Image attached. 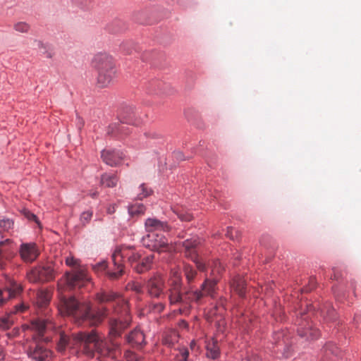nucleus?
<instances>
[{"label":"nucleus","instance_id":"8","mask_svg":"<svg viewBox=\"0 0 361 361\" xmlns=\"http://www.w3.org/2000/svg\"><path fill=\"white\" fill-rule=\"evenodd\" d=\"M147 293L151 298H161L165 296V279L161 274H155L146 283Z\"/></svg>","mask_w":361,"mask_h":361},{"label":"nucleus","instance_id":"31","mask_svg":"<svg viewBox=\"0 0 361 361\" xmlns=\"http://www.w3.org/2000/svg\"><path fill=\"white\" fill-rule=\"evenodd\" d=\"M13 225L14 222L12 219L5 216L0 217V228L4 231L8 232L10 230L13 229Z\"/></svg>","mask_w":361,"mask_h":361},{"label":"nucleus","instance_id":"3","mask_svg":"<svg viewBox=\"0 0 361 361\" xmlns=\"http://www.w3.org/2000/svg\"><path fill=\"white\" fill-rule=\"evenodd\" d=\"M92 64L98 73L97 86L99 88L108 87L116 73L112 56L106 53H98L93 57Z\"/></svg>","mask_w":361,"mask_h":361},{"label":"nucleus","instance_id":"18","mask_svg":"<svg viewBox=\"0 0 361 361\" xmlns=\"http://www.w3.org/2000/svg\"><path fill=\"white\" fill-rule=\"evenodd\" d=\"M49 322L44 319H35L31 322V328L37 332L33 336L35 340L41 339L45 331L49 328Z\"/></svg>","mask_w":361,"mask_h":361},{"label":"nucleus","instance_id":"35","mask_svg":"<svg viewBox=\"0 0 361 361\" xmlns=\"http://www.w3.org/2000/svg\"><path fill=\"white\" fill-rule=\"evenodd\" d=\"M49 298L48 293L45 292H40L38 293V303L40 306H45L48 304Z\"/></svg>","mask_w":361,"mask_h":361},{"label":"nucleus","instance_id":"5","mask_svg":"<svg viewBox=\"0 0 361 361\" xmlns=\"http://www.w3.org/2000/svg\"><path fill=\"white\" fill-rule=\"evenodd\" d=\"M135 251L136 250L133 247L126 245L118 247L115 250L111 258L113 264L118 271L108 272L109 279H118L124 274L123 259L127 258L128 261Z\"/></svg>","mask_w":361,"mask_h":361},{"label":"nucleus","instance_id":"23","mask_svg":"<svg viewBox=\"0 0 361 361\" xmlns=\"http://www.w3.org/2000/svg\"><path fill=\"white\" fill-rule=\"evenodd\" d=\"M118 178L115 173H105L102 175L100 185L106 188H114L117 185Z\"/></svg>","mask_w":361,"mask_h":361},{"label":"nucleus","instance_id":"20","mask_svg":"<svg viewBox=\"0 0 361 361\" xmlns=\"http://www.w3.org/2000/svg\"><path fill=\"white\" fill-rule=\"evenodd\" d=\"M217 279H206L201 286V291L203 293L204 296L207 295L214 298L216 293V286L217 284Z\"/></svg>","mask_w":361,"mask_h":361},{"label":"nucleus","instance_id":"4","mask_svg":"<svg viewBox=\"0 0 361 361\" xmlns=\"http://www.w3.org/2000/svg\"><path fill=\"white\" fill-rule=\"evenodd\" d=\"M66 265L73 268L71 272H66V283L68 288L83 286L88 281L89 277L85 269L81 267L80 261L78 259L70 255L66 258Z\"/></svg>","mask_w":361,"mask_h":361},{"label":"nucleus","instance_id":"27","mask_svg":"<svg viewBox=\"0 0 361 361\" xmlns=\"http://www.w3.org/2000/svg\"><path fill=\"white\" fill-rule=\"evenodd\" d=\"M35 46L39 51L47 59H51L54 56L52 49L46 44L41 41H35Z\"/></svg>","mask_w":361,"mask_h":361},{"label":"nucleus","instance_id":"29","mask_svg":"<svg viewBox=\"0 0 361 361\" xmlns=\"http://www.w3.org/2000/svg\"><path fill=\"white\" fill-rule=\"evenodd\" d=\"M13 323L14 320L12 314H9L7 316L3 317L0 318V329L7 330L11 328Z\"/></svg>","mask_w":361,"mask_h":361},{"label":"nucleus","instance_id":"41","mask_svg":"<svg viewBox=\"0 0 361 361\" xmlns=\"http://www.w3.org/2000/svg\"><path fill=\"white\" fill-rule=\"evenodd\" d=\"M223 270V267H221V263L217 261L214 262V266L212 269V275L215 276L216 274H220Z\"/></svg>","mask_w":361,"mask_h":361},{"label":"nucleus","instance_id":"26","mask_svg":"<svg viewBox=\"0 0 361 361\" xmlns=\"http://www.w3.org/2000/svg\"><path fill=\"white\" fill-rule=\"evenodd\" d=\"M183 270L188 283H192L197 275V272L195 269L192 265L188 263H184Z\"/></svg>","mask_w":361,"mask_h":361},{"label":"nucleus","instance_id":"39","mask_svg":"<svg viewBox=\"0 0 361 361\" xmlns=\"http://www.w3.org/2000/svg\"><path fill=\"white\" fill-rule=\"evenodd\" d=\"M11 243V241L9 239L0 242V259L4 257V253L6 251L5 246Z\"/></svg>","mask_w":361,"mask_h":361},{"label":"nucleus","instance_id":"47","mask_svg":"<svg viewBox=\"0 0 361 361\" xmlns=\"http://www.w3.org/2000/svg\"><path fill=\"white\" fill-rule=\"evenodd\" d=\"M338 348L334 346H332V349L330 347H327L326 350V354H328V353L329 352L331 353L335 354L336 355H338Z\"/></svg>","mask_w":361,"mask_h":361},{"label":"nucleus","instance_id":"42","mask_svg":"<svg viewBox=\"0 0 361 361\" xmlns=\"http://www.w3.org/2000/svg\"><path fill=\"white\" fill-rule=\"evenodd\" d=\"M128 286L133 290L137 293H141L142 292V286L138 283H133Z\"/></svg>","mask_w":361,"mask_h":361},{"label":"nucleus","instance_id":"52","mask_svg":"<svg viewBox=\"0 0 361 361\" xmlns=\"http://www.w3.org/2000/svg\"><path fill=\"white\" fill-rule=\"evenodd\" d=\"M314 288V284L313 283V281L311 282V285H310V288H307L305 291L306 292H308V291H311L313 288Z\"/></svg>","mask_w":361,"mask_h":361},{"label":"nucleus","instance_id":"15","mask_svg":"<svg viewBox=\"0 0 361 361\" xmlns=\"http://www.w3.org/2000/svg\"><path fill=\"white\" fill-rule=\"evenodd\" d=\"M146 231L149 233H157V231L168 232L171 227L166 221H161L155 218H148L145 223Z\"/></svg>","mask_w":361,"mask_h":361},{"label":"nucleus","instance_id":"19","mask_svg":"<svg viewBox=\"0 0 361 361\" xmlns=\"http://www.w3.org/2000/svg\"><path fill=\"white\" fill-rule=\"evenodd\" d=\"M154 260V255H151L143 258H140V260L134 266V270L139 273H143L151 268L152 262Z\"/></svg>","mask_w":361,"mask_h":361},{"label":"nucleus","instance_id":"38","mask_svg":"<svg viewBox=\"0 0 361 361\" xmlns=\"http://www.w3.org/2000/svg\"><path fill=\"white\" fill-rule=\"evenodd\" d=\"M141 257L142 254L136 250L128 262L130 264L131 267L134 268V266L137 264Z\"/></svg>","mask_w":361,"mask_h":361},{"label":"nucleus","instance_id":"51","mask_svg":"<svg viewBox=\"0 0 361 361\" xmlns=\"http://www.w3.org/2000/svg\"><path fill=\"white\" fill-rule=\"evenodd\" d=\"M115 211H116L115 205H110L107 208V213L109 214H114L115 212Z\"/></svg>","mask_w":361,"mask_h":361},{"label":"nucleus","instance_id":"24","mask_svg":"<svg viewBox=\"0 0 361 361\" xmlns=\"http://www.w3.org/2000/svg\"><path fill=\"white\" fill-rule=\"evenodd\" d=\"M203 296L201 290L187 291L183 294V299H186V301H183L182 306L187 307L191 302H198Z\"/></svg>","mask_w":361,"mask_h":361},{"label":"nucleus","instance_id":"54","mask_svg":"<svg viewBox=\"0 0 361 361\" xmlns=\"http://www.w3.org/2000/svg\"><path fill=\"white\" fill-rule=\"evenodd\" d=\"M195 345H196V343H195V341H192L190 343V348H191L192 350H193V349L195 348Z\"/></svg>","mask_w":361,"mask_h":361},{"label":"nucleus","instance_id":"21","mask_svg":"<svg viewBox=\"0 0 361 361\" xmlns=\"http://www.w3.org/2000/svg\"><path fill=\"white\" fill-rule=\"evenodd\" d=\"M232 289L240 297H244L246 291V283L243 278L237 276L232 280Z\"/></svg>","mask_w":361,"mask_h":361},{"label":"nucleus","instance_id":"12","mask_svg":"<svg viewBox=\"0 0 361 361\" xmlns=\"http://www.w3.org/2000/svg\"><path fill=\"white\" fill-rule=\"evenodd\" d=\"M27 354L34 361H49L51 357V352L40 344L30 346Z\"/></svg>","mask_w":361,"mask_h":361},{"label":"nucleus","instance_id":"48","mask_svg":"<svg viewBox=\"0 0 361 361\" xmlns=\"http://www.w3.org/2000/svg\"><path fill=\"white\" fill-rule=\"evenodd\" d=\"M25 216L28 219L37 221V218L34 214H32L30 212H27L25 213Z\"/></svg>","mask_w":361,"mask_h":361},{"label":"nucleus","instance_id":"22","mask_svg":"<svg viewBox=\"0 0 361 361\" xmlns=\"http://www.w3.org/2000/svg\"><path fill=\"white\" fill-rule=\"evenodd\" d=\"M207 355L212 359H216L220 353L218 341L212 338L207 341L206 344Z\"/></svg>","mask_w":361,"mask_h":361},{"label":"nucleus","instance_id":"44","mask_svg":"<svg viewBox=\"0 0 361 361\" xmlns=\"http://www.w3.org/2000/svg\"><path fill=\"white\" fill-rule=\"evenodd\" d=\"M126 357L127 361H137V355L132 352H127L126 354Z\"/></svg>","mask_w":361,"mask_h":361},{"label":"nucleus","instance_id":"34","mask_svg":"<svg viewBox=\"0 0 361 361\" xmlns=\"http://www.w3.org/2000/svg\"><path fill=\"white\" fill-rule=\"evenodd\" d=\"M93 215V212L90 210L82 212L80 215V221L83 225L88 224Z\"/></svg>","mask_w":361,"mask_h":361},{"label":"nucleus","instance_id":"16","mask_svg":"<svg viewBox=\"0 0 361 361\" xmlns=\"http://www.w3.org/2000/svg\"><path fill=\"white\" fill-rule=\"evenodd\" d=\"M302 324H299L300 327L298 329V334L301 337H307L308 339H317L319 336V331L317 329H313L306 317L302 319Z\"/></svg>","mask_w":361,"mask_h":361},{"label":"nucleus","instance_id":"50","mask_svg":"<svg viewBox=\"0 0 361 361\" xmlns=\"http://www.w3.org/2000/svg\"><path fill=\"white\" fill-rule=\"evenodd\" d=\"M174 156L180 160H184L185 157L181 152H176L174 153Z\"/></svg>","mask_w":361,"mask_h":361},{"label":"nucleus","instance_id":"53","mask_svg":"<svg viewBox=\"0 0 361 361\" xmlns=\"http://www.w3.org/2000/svg\"><path fill=\"white\" fill-rule=\"evenodd\" d=\"M90 195L92 197V198H95L96 197H97L98 195V192L97 191H94L93 192H90Z\"/></svg>","mask_w":361,"mask_h":361},{"label":"nucleus","instance_id":"49","mask_svg":"<svg viewBox=\"0 0 361 361\" xmlns=\"http://www.w3.org/2000/svg\"><path fill=\"white\" fill-rule=\"evenodd\" d=\"M178 276L181 279L180 274L178 271H173L172 272V279L171 280V282H173L178 277Z\"/></svg>","mask_w":361,"mask_h":361},{"label":"nucleus","instance_id":"11","mask_svg":"<svg viewBox=\"0 0 361 361\" xmlns=\"http://www.w3.org/2000/svg\"><path fill=\"white\" fill-rule=\"evenodd\" d=\"M19 253L21 259L27 263L34 262L39 252L35 243H23L20 245Z\"/></svg>","mask_w":361,"mask_h":361},{"label":"nucleus","instance_id":"28","mask_svg":"<svg viewBox=\"0 0 361 361\" xmlns=\"http://www.w3.org/2000/svg\"><path fill=\"white\" fill-rule=\"evenodd\" d=\"M145 212V207L142 203L136 202L128 207V212L132 216L142 215Z\"/></svg>","mask_w":361,"mask_h":361},{"label":"nucleus","instance_id":"37","mask_svg":"<svg viewBox=\"0 0 361 361\" xmlns=\"http://www.w3.org/2000/svg\"><path fill=\"white\" fill-rule=\"evenodd\" d=\"M140 188L142 191V192L138 194V198L140 200H142V199L149 196L152 192V190L150 189H149L147 188V186L144 183L140 186Z\"/></svg>","mask_w":361,"mask_h":361},{"label":"nucleus","instance_id":"13","mask_svg":"<svg viewBox=\"0 0 361 361\" xmlns=\"http://www.w3.org/2000/svg\"><path fill=\"white\" fill-rule=\"evenodd\" d=\"M23 290L22 286L13 280H9L5 291L0 289V305H2L8 298H15Z\"/></svg>","mask_w":361,"mask_h":361},{"label":"nucleus","instance_id":"46","mask_svg":"<svg viewBox=\"0 0 361 361\" xmlns=\"http://www.w3.org/2000/svg\"><path fill=\"white\" fill-rule=\"evenodd\" d=\"M15 307H16V312H23L27 309V306H25L24 304L16 305Z\"/></svg>","mask_w":361,"mask_h":361},{"label":"nucleus","instance_id":"45","mask_svg":"<svg viewBox=\"0 0 361 361\" xmlns=\"http://www.w3.org/2000/svg\"><path fill=\"white\" fill-rule=\"evenodd\" d=\"M110 128H112L113 130L115 128L116 132L119 133H123L125 130V126H123V125L117 126L116 124H114Z\"/></svg>","mask_w":361,"mask_h":361},{"label":"nucleus","instance_id":"7","mask_svg":"<svg viewBox=\"0 0 361 361\" xmlns=\"http://www.w3.org/2000/svg\"><path fill=\"white\" fill-rule=\"evenodd\" d=\"M200 244L199 238L197 236H193L190 238L186 239L181 243L183 248V252L184 256L192 260L195 264L197 269L200 271H207V265L205 262L199 257L197 252V247Z\"/></svg>","mask_w":361,"mask_h":361},{"label":"nucleus","instance_id":"2","mask_svg":"<svg viewBox=\"0 0 361 361\" xmlns=\"http://www.w3.org/2000/svg\"><path fill=\"white\" fill-rule=\"evenodd\" d=\"M59 310L61 314L73 316L79 324L87 322L90 326L99 324L105 315L94 314L89 302H79L73 297L61 296Z\"/></svg>","mask_w":361,"mask_h":361},{"label":"nucleus","instance_id":"32","mask_svg":"<svg viewBox=\"0 0 361 361\" xmlns=\"http://www.w3.org/2000/svg\"><path fill=\"white\" fill-rule=\"evenodd\" d=\"M173 211L177 214L178 218L183 221H190L192 219V214L187 211H185L182 208H177Z\"/></svg>","mask_w":361,"mask_h":361},{"label":"nucleus","instance_id":"36","mask_svg":"<svg viewBox=\"0 0 361 361\" xmlns=\"http://www.w3.org/2000/svg\"><path fill=\"white\" fill-rule=\"evenodd\" d=\"M14 29L20 32H27L30 29V26L24 22H19L15 24Z\"/></svg>","mask_w":361,"mask_h":361},{"label":"nucleus","instance_id":"1","mask_svg":"<svg viewBox=\"0 0 361 361\" xmlns=\"http://www.w3.org/2000/svg\"><path fill=\"white\" fill-rule=\"evenodd\" d=\"M97 300L100 303H110L118 318L109 321V341H106L97 331H80L72 334L71 337L61 334L57 344L59 352L66 347L76 348L82 354L93 357L97 353L101 357H116L121 352L120 343L116 341L129 326L131 317L128 302L118 294L111 291H104L97 294Z\"/></svg>","mask_w":361,"mask_h":361},{"label":"nucleus","instance_id":"10","mask_svg":"<svg viewBox=\"0 0 361 361\" xmlns=\"http://www.w3.org/2000/svg\"><path fill=\"white\" fill-rule=\"evenodd\" d=\"M182 279L178 276L173 282L170 284L169 289V300L171 305H183V301H186L183 299V294L181 293Z\"/></svg>","mask_w":361,"mask_h":361},{"label":"nucleus","instance_id":"30","mask_svg":"<svg viewBox=\"0 0 361 361\" xmlns=\"http://www.w3.org/2000/svg\"><path fill=\"white\" fill-rule=\"evenodd\" d=\"M92 269L94 270L97 273H102L103 271H105L107 275H109L108 272L109 271H117L118 269L114 266V269L112 270H108L107 269V264L105 261L97 263L96 264L92 266ZM109 277V276H108Z\"/></svg>","mask_w":361,"mask_h":361},{"label":"nucleus","instance_id":"6","mask_svg":"<svg viewBox=\"0 0 361 361\" xmlns=\"http://www.w3.org/2000/svg\"><path fill=\"white\" fill-rule=\"evenodd\" d=\"M142 243L146 247L158 253L171 252L174 250L167 238L158 233H148L142 238Z\"/></svg>","mask_w":361,"mask_h":361},{"label":"nucleus","instance_id":"43","mask_svg":"<svg viewBox=\"0 0 361 361\" xmlns=\"http://www.w3.org/2000/svg\"><path fill=\"white\" fill-rule=\"evenodd\" d=\"M134 118V115L131 116L130 115L129 116H123L122 117V120H121V122L123 123H128V124H131V125H135V122L133 119Z\"/></svg>","mask_w":361,"mask_h":361},{"label":"nucleus","instance_id":"25","mask_svg":"<svg viewBox=\"0 0 361 361\" xmlns=\"http://www.w3.org/2000/svg\"><path fill=\"white\" fill-rule=\"evenodd\" d=\"M179 336L177 331H171L166 333L163 338V344L169 347L173 348L175 344L178 343Z\"/></svg>","mask_w":361,"mask_h":361},{"label":"nucleus","instance_id":"14","mask_svg":"<svg viewBox=\"0 0 361 361\" xmlns=\"http://www.w3.org/2000/svg\"><path fill=\"white\" fill-rule=\"evenodd\" d=\"M101 157L106 164L115 166L121 163L123 154L117 149H105L102 152Z\"/></svg>","mask_w":361,"mask_h":361},{"label":"nucleus","instance_id":"40","mask_svg":"<svg viewBox=\"0 0 361 361\" xmlns=\"http://www.w3.org/2000/svg\"><path fill=\"white\" fill-rule=\"evenodd\" d=\"M165 307V305L162 302H157L152 305V310L156 313L161 312Z\"/></svg>","mask_w":361,"mask_h":361},{"label":"nucleus","instance_id":"9","mask_svg":"<svg viewBox=\"0 0 361 361\" xmlns=\"http://www.w3.org/2000/svg\"><path fill=\"white\" fill-rule=\"evenodd\" d=\"M27 279L32 283L52 280L54 279V269L51 266L35 267L27 274Z\"/></svg>","mask_w":361,"mask_h":361},{"label":"nucleus","instance_id":"17","mask_svg":"<svg viewBox=\"0 0 361 361\" xmlns=\"http://www.w3.org/2000/svg\"><path fill=\"white\" fill-rule=\"evenodd\" d=\"M127 342L133 347L140 348L145 343V335L138 329L132 331L126 338Z\"/></svg>","mask_w":361,"mask_h":361},{"label":"nucleus","instance_id":"33","mask_svg":"<svg viewBox=\"0 0 361 361\" xmlns=\"http://www.w3.org/2000/svg\"><path fill=\"white\" fill-rule=\"evenodd\" d=\"M189 352L185 348H179V353L176 355V361H188Z\"/></svg>","mask_w":361,"mask_h":361}]
</instances>
